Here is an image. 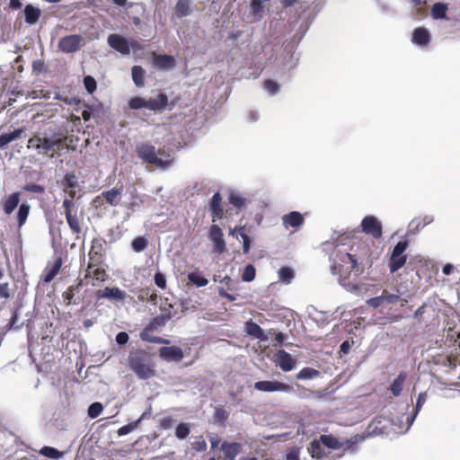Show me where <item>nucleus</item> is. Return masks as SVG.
Listing matches in <instances>:
<instances>
[{
  "instance_id": "f257e3e1",
  "label": "nucleus",
  "mask_w": 460,
  "mask_h": 460,
  "mask_svg": "<svg viewBox=\"0 0 460 460\" xmlns=\"http://www.w3.org/2000/svg\"><path fill=\"white\" fill-rule=\"evenodd\" d=\"M67 139V136L61 132H55L50 136L40 133L29 138L27 147L54 158L59 156L62 151L68 149Z\"/></svg>"
},
{
  "instance_id": "f03ea898",
  "label": "nucleus",
  "mask_w": 460,
  "mask_h": 460,
  "mask_svg": "<svg viewBox=\"0 0 460 460\" xmlns=\"http://www.w3.org/2000/svg\"><path fill=\"white\" fill-rule=\"evenodd\" d=\"M136 153L144 164H153L156 168L167 169L173 163L169 151L164 148H159L157 151L155 147L146 142L139 143L136 146Z\"/></svg>"
},
{
  "instance_id": "7ed1b4c3",
  "label": "nucleus",
  "mask_w": 460,
  "mask_h": 460,
  "mask_svg": "<svg viewBox=\"0 0 460 460\" xmlns=\"http://www.w3.org/2000/svg\"><path fill=\"white\" fill-rule=\"evenodd\" d=\"M174 105L175 104L173 102L169 104L167 95L163 93H159L154 99H145L139 96H136L128 101V107L132 110L146 108L154 112H161L166 108L172 110Z\"/></svg>"
},
{
  "instance_id": "20e7f679",
  "label": "nucleus",
  "mask_w": 460,
  "mask_h": 460,
  "mask_svg": "<svg viewBox=\"0 0 460 460\" xmlns=\"http://www.w3.org/2000/svg\"><path fill=\"white\" fill-rule=\"evenodd\" d=\"M128 365L140 379L146 380L155 376V365L144 353H136L130 356Z\"/></svg>"
},
{
  "instance_id": "39448f33",
  "label": "nucleus",
  "mask_w": 460,
  "mask_h": 460,
  "mask_svg": "<svg viewBox=\"0 0 460 460\" xmlns=\"http://www.w3.org/2000/svg\"><path fill=\"white\" fill-rule=\"evenodd\" d=\"M408 247L409 241L407 239L401 240L394 245L388 260V268L391 274L395 273L405 265L407 255L404 252Z\"/></svg>"
},
{
  "instance_id": "423d86ee",
  "label": "nucleus",
  "mask_w": 460,
  "mask_h": 460,
  "mask_svg": "<svg viewBox=\"0 0 460 460\" xmlns=\"http://www.w3.org/2000/svg\"><path fill=\"white\" fill-rule=\"evenodd\" d=\"M64 214L66 223L75 234H79L82 232L80 218L77 215V208L74 201L71 199H64L62 203Z\"/></svg>"
},
{
  "instance_id": "0eeeda50",
  "label": "nucleus",
  "mask_w": 460,
  "mask_h": 460,
  "mask_svg": "<svg viewBox=\"0 0 460 460\" xmlns=\"http://www.w3.org/2000/svg\"><path fill=\"white\" fill-rule=\"evenodd\" d=\"M362 438H358V436L350 439H346L345 441H340L332 435H321L320 437V442L330 449H340L344 447L346 449H349L354 447V446Z\"/></svg>"
},
{
  "instance_id": "6e6552de",
  "label": "nucleus",
  "mask_w": 460,
  "mask_h": 460,
  "mask_svg": "<svg viewBox=\"0 0 460 460\" xmlns=\"http://www.w3.org/2000/svg\"><path fill=\"white\" fill-rule=\"evenodd\" d=\"M83 42L84 39L79 34L67 35L59 40L58 48L63 53H75L80 49Z\"/></svg>"
},
{
  "instance_id": "1a4fd4ad",
  "label": "nucleus",
  "mask_w": 460,
  "mask_h": 460,
  "mask_svg": "<svg viewBox=\"0 0 460 460\" xmlns=\"http://www.w3.org/2000/svg\"><path fill=\"white\" fill-rule=\"evenodd\" d=\"M362 232L372 236L374 239L382 237L383 229L381 222L374 216H367L361 221Z\"/></svg>"
},
{
  "instance_id": "9d476101",
  "label": "nucleus",
  "mask_w": 460,
  "mask_h": 460,
  "mask_svg": "<svg viewBox=\"0 0 460 460\" xmlns=\"http://www.w3.org/2000/svg\"><path fill=\"white\" fill-rule=\"evenodd\" d=\"M126 296V292L122 291L118 287H106L105 288L99 289L95 292V299L97 303L102 299H107L111 302H123Z\"/></svg>"
},
{
  "instance_id": "9b49d317",
  "label": "nucleus",
  "mask_w": 460,
  "mask_h": 460,
  "mask_svg": "<svg viewBox=\"0 0 460 460\" xmlns=\"http://www.w3.org/2000/svg\"><path fill=\"white\" fill-rule=\"evenodd\" d=\"M254 388L261 392L291 393L293 391V387L291 385L277 380L258 381L254 384Z\"/></svg>"
},
{
  "instance_id": "f8f14e48",
  "label": "nucleus",
  "mask_w": 460,
  "mask_h": 460,
  "mask_svg": "<svg viewBox=\"0 0 460 460\" xmlns=\"http://www.w3.org/2000/svg\"><path fill=\"white\" fill-rule=\"evenodd\" d=\"M103 240L101 238H93L92 241L91 248L88 252L89 256V268L102 264L104 257Z\"/></svg>"
},
{
  "instance_id": "ddd939ff",
  "label": "nucleus",
  "mask_w": 460,
  "mask_h": 460,
  "mask_svg": "<svg viewBox=\"0 0 460 460\" xmlns=\"http://www.w3.org/2000/svg\"><path fill=\"white\" fill-rule=\"evenodd\" d=\"M208 238L213 243V249L217 253H223L226 251V242L222 229L213 224L208 232Z\"/></svg>"
},
{
  "instance_id": "4468645a",
  "label": "nucleus",
  "mask_w": 460,
  "mask_h": 460,
  "mask_svg": "<svg viewBox=\"0 0 460 460\" xmlns=\"http://www.w3.org/2000/svg\"><path fill=\"white\" fill-rule=\"evenodd\" d=\"M275 357L277 366H279L284 372L290 371L296 367V358L284 349L279 350Z\"/></svg>"
},
{
  "instance_id": "2eb2a0df",
  "label": "nucleus",
  "mask_w": 460,
  "mask_h": 460,
  "mask_svg": "<svg viewBox=\"0 0 460 460\" xmlns=\"http://www.w3.org/2000/svg\"><path fill=\"white\" fill-rule=\"evenodd\" d=\"M108 44L111 48L117 50L122 55H128L130 48L128 40L121 35L111 34L108 37Z\"/></svg>"
},
{
  "instance_id": "dca6fc26",
  "label": "nucleus",
  "mask_w": 460,
  "mask_h": 460,
  "mask_svg": "<svg viewBox=\"0 0 460 460\" xmlns=\"http://www.w3.org/2000/svg\"><path fill=\"white\" fill-rule=\"evenodd\" d=\"M154 66L161 70H171L176 66V60L174 57L167 54H157L156 52L152 53Z\"/></svg>"
},
{
  "instance_id": "f3484780",
  "label": "nucleus",
  "mask_w": 460,
  "mask_h": 460,
  "mask_svg": "<svg viewBox=\"0 0 460 460\" xmlns=\"http://www.w3.org/2000/svg\"><path fill=\"white\" fill-rule=\"evenodd\" d=\"M431 40V36L428 29L425 27H417L411 34V42L418 46H428Z\"/></svg>"
},
{
  "instance_id": "a211bd4d",
  "label": "nucleus",
  "mask_w": 460,
  "mask_h": 460,
  "mask_svg": "<svg viewBox=\"0 0 460 460\" xmlns=\"http://www.w3.org/2000/svg\"><path fill=\"white\" fill-rule=\"evenodd\" d=\"M159 356L168 361H181L183 358V352L180 347H162L159 349Z\"/></svg>"
},
{
  "instance_id": "6ab92c4d",
  "label": "nucleus",
  "mask_w": 460,
  "mask_h": 460,
  "mask_svg": "<svg viewBox=\"0 0 460 460\" xmlns=\"http://www.w3.org/2000/svg\"><path fill=\"white\" fill-rule=\"evenodd\" d=\"M102 265L98 264L89 268L88 263L84 279H93L99 282H104L108 279V274Z\"/></svg>"
},
{
  "instance_id": "aec40b11",
  "label": "nucleus",
  "mask_w": 460,
  "mask_h": 460,
  "mask_svg": "<svg viewBox=\"0 0 460 460\" xmlns=\"http://www.w3.org/2000/svg\"><path fill=\"white\" fill-rule=\"evenodd\" d=\"M210 213L212 221L221 219L224 217V209L222 207V197L219 192H216L210 200Z\"/></svg>"
},
{
  "instance_id": "412c9836",
  "label": "nucleus",
  "mask_w": 460,
  "mask_h": 460,
  "mask_svg": "<svg viewBox=\"0 0 460 460\" xmlns=\"http://www.w3.org/2000/svg\"><path fill=\"white\" fill-rule=\"evenodd\" d=\"M221 450L224 453V460H234L236 456L242 450V445L237 442H223L221 445Z\"/></svg>"
},
{
  "instance_id": "4be33fe9",
  "label": "nucleus",
  "mask_w": 460,
  "mask_h": 460,
  "mask_svg": "<svg viewBox=\"0 0 460 460\" xmlns=\"http://www.w3.org/2000/svg\"><path fill=\"white\" fill-rule=\"evenodd\" d=\"M123 187L112 188L109 190L102 191V197L105 199V202L111 207H117L121 199Z\"/></svg>"
},
{
  "instance_id": "5701e85b",
  "label": "nucleus",
  "mask_w": 460,
  "mask_h": 460,
  "mask_svg": "<svg viewBox=\"0 0 460 460\" xmlns=\"http://www.w3.org/2000/svg\"><path fill=\"white\" fill-rule=\"evenodd\" d=\"M283 225L286 227H299L304 224V217L297 211H292L282 217Z\"/></svg>"
},
{
  "instance_id": "b1692460",
  "label": "nucleus",
  "mask_w": 460,
  "mask_h": 460,
  "mask_svg": "<svg viewBox=\"0 0 460 460\" xmlns=\"http://www.w3.org/2000/svg\"><path fill=\"white\" fill-rule=\"evenodd\" d=\"M20 202V193L13 192L3 201V210L6 215H11Z\"/></svg>"
},
{
  "instance_id": "393cba45",
  "label": "nucleus",
  "mask_w": 460,
  "mask_h": 460,
  "mask_svg": "<svg viewBox=\"0 0 460 460\" xmlns=\"http://www.w3.org/2000/svg\"><path fill=\"white\" fill-rule=\"evenodd\" d=\"M41 15L40 8L35 7L31 4H27L24 7L25 22L29 25L35 24Z\"/></svg>"
},
{
  "instance_id": "a878e982",
  "label": "nucleus",
  "mask_w": 460,
  "mask_h": 460,
  "mask_svg": "<svg viewBox=\"0 0 460 460\" xmlns=\"http://www.w3.org/2000/svg\"><path fill=\"white\" fill-rule=\"evenodd\" d=\"M62 264H63L62 258L61 257L57 258L55 260L53 265L50 268H46L43 281L45 283H49L50 281H52L54 279V278L59 272V270L62 267Z\"/></svg>"
},
{
  "instance_id": "bb28decb",
  "label": "nucleus",
  "mask_w": 460,
  "mask_h": 460,
  "mask_svg": "<svg viewBox=\"0 0 460 460\" xmlns=\"http://www.w3.org/2000/svg\"><path fill=\"white\" fill-rule=\"evenodd\" d=\"M23 128H16L9 133L0 135V148H4L9 143L20 138L23 133Z\"/></svg>"
},
{
  "instance_id": "cd10ccee",
  "label": "nucleus",
  "mask_w": 460,
  "mask_h": 460,
  "mask_svg": "<svg viewBox=\"0 0 460 460\" xmlns=\"http://www.w3.org/2000/svg\"><path fill=\"white\" fill-rule=\"evenodd\" d=\"M152 329H149V327H146L139 334L140 339L144 341L151 342V343H156V344H168L169 341L165 340L162 337L152 335L150 332H152Z\"/></svg>"
},
{
  "instance_id": "c85d7f7f",
  "label": "nucleus",
  "mask_w": 460,
  "mask_h": 460,
  "mask_svg": "<svg viewBox=\"0 0 460 460\" xmlns=\"http://www.w3.org/2000/svg\"><path fill=\"white\" fill-rule=\"evenodd\" d=\"M61 186L64 191L77 188L78 181L75 172H66L61 180Z\"/></svg>"
},
{
  "instance_id": "c756f323",
  "label": "nucleus",
  "mask_w": 460,
  "mask_h": 460,
  "mask_svg": "<svg viewBox=\"0 0 460 460\" xmlns=\"http://www.w3.org/2000/svg\"><path fill=\"white\" fill-rule=\"evenodd\" d=\"M406 379V373L401 372L390 385V390L394 396H399L402 391Z\"/></svg>"
},
{
  "instance_id": "7c9ffc66",
  "label": "nucleus",
  "mask_w": 460,
  "mask_h": 460,
  "mask_svg": "<svg viewBox=\"0 0 460 460\" xmlns=\"http://www.w3.org/2000/svg\"><path fill=\"white\" fill-rule=\"evenodd\" d=\"M245 330L248 334L260 340H265L263 330L252 320L246 323Z\"/></svg>"
},
{
  "instance_id": "2f4dec72",
  "label": "nucleus",
  "mask_w": 460,
  "mask_h": 460,
  "mask_svg": "<svg viewBox=\"0 0 460 460\" xmlns=\"http://www.w3.org/2000/svg\"><path fill=\"white\" fill-rule=\"evenodd\" d=\"M190 13V0H178L175 5V14L181 18Z\"/></svg>"
},
{
  "instance_id": "473e14b6",
  "label": "nucleus",
  "mask_w": 460,
  "mask_h": 460,
  "mask_svg": "<svg viewBox=\"0 0 460 460\" xmlns=\"http://www.w3.org/2000/svg\"><path fill=\"white\" fill-rule=\"evenodd\" d=\"M384 302L392 305L399 304L401 306H404L408 301L405 298H402L397 294H390L387 290L382 292Z\"/></svg>"
},
{
  "instance_id": "72a5a7b5",
  "label": "nucleus",
  "mask_w": 460,
  "mask_h": 460,
  "mask_svg": "<svg viewBox=\"0 0 460 460\" xmlns=\"http://www.w3.org/2000/svg\"><path fill=\"white\" fill-rule=\"evenodd\" d=\"M145 75L146 71L140 66H134L132 67V79L137 87H143L145 85Z\"/></svg>"
},
{
  "instance_id": "f704fd0d",
  "label": "nucleus",
  "mask_w": 460,
  "mask_h": 460,
  "mask_svg": "<svg viewBox=\"0 0 460 460\" xmlns=\"http://www.w3.org/2000/svg\"><path fill=\"white\" fill-rule=\"evenodd\" d=\"M172 313L161 314V315L155 317L147 327L155 330L158 326H164L172 317Z\"/></svg>"
},
{
  "instance_id": "c9c22d12",
  "label": "nucleus",
  "mask_w": 460,
  "mask_h": 460,
  "mask_svg": "<svg viewBox=\"0 0 460 460\" xmlns=\"http://www.w3.org/2000/svg\"><path fill=\"white\" fill-rule=\"evenodd\" d=\"M447 6L443 3H436L431 8V15L434 19H446Z\"/></svg>"
},
{
  "instance_id": "e433bc0d",
  "label": "nucleus",
  "mask_w": 460,
  "mask_h": 460,
  "mask_svg": "<svg viewBox=\"0 0 460 460\" xmlns=\"http://www.w3.org/2000/svg\"><path fill=\"white\" fill-rule=\"evenodd\" d=\"M29 213L30 206L27 203L21 204L16 216L19 227H22L26 223Z\"/></svg>"
},
{
  "instance_id": "4c0bfd02",
  "label": "nucleus",
  "mask_w": 460,
  "mask_h": 460,
  "mask_svg": "<svg viewBox=\"0 0 460 460\" xmlns=\"http://www.w3.org/2000/svg\"><path fill=\"white\" fill-rule=\"evenodd\" d=\"M320 372L312 367H304L302 368L296 376V377L299 380H308L313 379L318 376Z\"/></svg>"
},
{
  "instance_id": "58836bf2",
  "label": "nucleus",
  "mask_w": 460,
  "mask_h": 460,
  "mask_svg": "<svg viewBox=\"0 0 460 460\" xmlns=\"http://www.w3.org/2000/svg\"><path fill=\"white\" fill-rule=\"evenodd\" d=\"M40 455L44 456L46 457L51 458V459H59L63 456V452L58 451V449L51 447H43L40 450Z\"/></svg>"
},
{
  "instance_id": "ea45409f",
  "label": "nucleus",
  "mask_w": 460,
  "mask_h": 460,
  "mask_svg": "<svg viewBox=\"0 0 460 460\" xmlns=\"http://www.w3.org/2000/svg\"><path fill=\"white\" fill-rule=\"evenodd\" d=\"M188 280L198 288L205 287L208 284V280L205 277L196 272L189 273Z\"/></svg>"
},
{
  "instance_id": "a19ab883",
  "label": "nucleus",
  "mask_w": 460,
  "mask_h": 460,
  "mask_svg": "<svg viewBox=\"0 0 460 460\" xmlns=\"http://www.w3.org/2000/svg\"><path fill=\"white\" fill-rule=\"evenodd\" d=\"M148 245V241L144 236L136 237L131 243L132 249L136 252H143Z\"/></svg>"
},
{
  "instance_id": "79ce46f5",
  "label": "nucleus",
  "mask_w": 460,
  "mask_h": 460,
  "mask_svg": "<svg viewBox=\"0 0 460 460\" xmlns=\"http://www.w3.org/2000/svg\"><path fill=\"white\" fill-rule=\"evenodd\" d=\"M143 418H144V414L137 420L130 422L127 425L120 427L118 429L119 436H124V435H127L129 432L133 431L138 426V424L143 420Z\"/></svg>"
},
{
  "instance_id": "37998d69",
  "label": "nucleus",
  "mask_w": 460,
  "mask_h": 460,
  "mask_svg": "<svg viewBox=\"0 0 460 460\" xmlns=\"http://www.w3.org/2000/svg\"><path fill=\"white\" fill-rule=\"evenodd\" d=\"M294 271L289 267H282L279 270V278L282 282L289 283L294 278Z\"/></svg>"
},
{
  "instance_id": "c03bdc74",
  "label": "nucleus",
  "mask_w": 460,
  "mask_h": 460,
  "mask_svg": "<svg viewBox=\"0 0 460 460\" xmlns=\"http://www.w3.org/2000/svg\"><path fill=\"white\" fill-rule=\"evenodd\" d=\"M229 203L237 208H242L245 206L246 199L237 193L232 192L228 197Z\"/></svg>"
},
{
  "instance_id": "a18cd8bd",
  "label": "nucleus",
  "mask_w": 460,
  "mask_h": 460,
  "mask_svg": "<svg viewBox=\"0 0 460 460\" xmlns=\"http://www.w3.org/2000/svg\"><path fill=\"white\" fill-rule=\"evenodd\" d=\"M341 261L342 262L349 261L350 263V265L347 268L348 272H350L352 270L356 269L358 266V259L356 258L355 254L346 252L342 255V257L341 258Z\"/></svg>"
},
{
  "instance_id": "49530a36",
  "label": "nucleus",
  "mask_w": 460,
  "mask_h": 460,
  "mask_svg": "<svg viewBox=\"0 0 460 460\" xmlns=\"http://www.w3.org/2000/svg\"><path fill=\"white\" fill-rule=\"evenodd\" d=\"M84 85L88 93L93 94L97 88L96 80L92 75H85L84 78Z\"/></svg>"
},
{
  "instance_id": "de8ad7c7",
  "label": "nucleus",
  "mask_w": 460,
  "mask_h": 460,
  "mask_svg": "<svg viewBox=\"0 0 460 460\" xmlns=\"http://www.w3.org/2000/svg\"><path fill=\"white\" fill-rule=\"evenodd\" d=\"M255 268L252 264H248L243 270L242 279L245 282L252 281L255 278Z\"/></svg>"
},
{
  "instance_id": "09e8293b",
  "label": "nucleus",
  "mask_w": 460,
  "mask_h": 460,
  "mask_svg": "<svg viewBox=\"0 0 460 460\" xmlns=\"http://www.w3.org/2000/svg\"><path fill=\"white\" fill-rule=\"evenodd\" d=\"M103 407L101 402H93L88 408V416L92 419L97 418L102 411Z\"/></svg>"
},
{
  "instance_id": "8fccbe9b",
  "label": "nucleus",
  "mask_w": 460,
  "mask_h": 460,
  "mask_svg": "<svg viewBox=\"0 0 460 460\" xmlns=\"http://www.w3.org/2000/svg\"><path fill=\"white\" fill-rule=\"evenodd\" d=\"M22 189L26 191L36 194L42 195L45 193V187L36 183H27L22 187Z\"/></svg>"
},
{
  "instance_id": "3c124183",
  "label": "nucleus",
  "mask_w": 460,
  "mask_h": 460,
  "mask_svg": "<svg viewBox=\"0 0 460 460\" xmlns=\"http://www.w3.org/2000/svg\"><path fill=\"white\" fill-rule=\"evenodd\" d=\"M426 262L427 261L425 260L424 257H422L421 255H416L410 260L409 265L412 267V270H416L417 275H420L419 270L417 268L419 265L423 266L424 264H426Z\"/></svg>"
},
{
  "instance_id": "603ef678",
  "label": "nucleus",
  "mask_w": 460,
  "mask_h": 460,
  "mask_svg": "<svg viewBox=\"0 0 460 460\" xmlns=\"http://www.w3.org/2000/svg\"><path fill=\"white\" fill-rule=\"evenodd\" d=\"M190 434V429L185 423H181L176 427L175 436L180 439H184Z\"/></svg>"
},
{
  "instance_id": "864d4df0",
  "label": "nucleus",
  "mask_w": 460,
  "mask_h": 460,
  "mask_svg": "<svg viewBox=\"0 0 460 460\" xmlns=\"http://www.w3.org/2000/svg\"><path fill=\"white\" fill-rule=\"evenodd\" d=\"M214 417L218 422L224 423L228 419L229 412L222 407H217Z\"/></svg>"
},
{
  "instance_id": "5fc2aeb1",
  "label": "nucleus",
  "mask_w": 460,
  "mask_h": 460,
  "mask_svg": "<svg viewBox=\"0 0 460 460\" xmlns=\"http://www.w3.org/2000/svg\"><path fill=\"white\" fill-rule=\"evenodd\" d=\"M12 296L10 284L8 282H0V298L8 299Z\"/></svg>"
},
{
  "instance_id": "6e6d98bb",
  "label": "nucleus",
  "mask_w": 460,
  "mask_h": 460,
  "mask_svg": "<svg viewBox=\"0 0 460 460\" xmlns=\"http://www.w3.org/2000/svg\"><path fill=\"white\" fill-rule=\"evenodd\" d=\"M263 86L265 90L269 92L270 94H275L279 88V85L270 79L266 80L263 84Z\"/></svg>"
},
{
  "instance_id": "4d7b16f0",
  "label": "nucleus",
  "mask_w": 460,
  "mask_h": 460,
  "mask_svg": "<svg viewBox=\"0 0 460 460\" xmlns=\"http://www.w3.org/2000/svg\"><path fill=\"white\" fill-rule=\"evenodd\" d=\"M155 283L158 288L164 289L166 288V279L164 275L161 272H156L155 274Z\"/></svg>"
},
{
  "instance_id": "13d9d810",
  "label": "nucleus",
  "mask_w": 460,
  "mask_h": 460,
  "mask_svg": "<svg viewBox=\"0 0 460 460\" xmlns=\"http://www.w3.org/2000/svg\"><path fill=\"white\" fill-rule=\"evenodd\" d=\"M385 302H384L383 295L369 298L367 301V304L369 306L374 307V308H377V307L381 306Z\"/></svg>"
},
{
  "instance_id": "bf43d9fd",
  "label": "nucleus",
  "mask_w": 460,
  "mask_h": 460,
  "mask_svg": "<svg viewBox=\"0 0 460 460\" xmlns=\"http://www.w3.org/2000/svg\"><path fill=\"white\" fill-rule=\"evenodd\" d=\"M128 334L125 332H120L116 335V341L119 345H124L128 341Z\"/></svg>"
},
{
  "instance_id": "052dcab7",
  "label": "nucleus",
  "mask_w": 460,
  "mask_h": 460,
  "mask_svg": "<svg viewBox=\"0 0 460 460\" xmlns=\"http://www.w3.org/2000/svg\"><path fill=\"white\" fill-rule=\"evenodd\" d=\"M426 402V394L420 393L418 396L416 405H415V415L418 413V411L421 409L422 405Z\"/></svg>"
},
{
  "instance_id": "680f3d73",
  "label": "nucleus",
  "mask_w": 460,
  "mask_h": 460,
  "mask_svg": "<svg viewBox=\"0 0 460 460\" xmlns=\"http://www.w3.org/2000/svg\"><path fill=\"white\" fill-rule=\"evenodd\" d=\"M104 202H105V199H104V197H102V192L100 195L96 196L93 199L92 204L95 208H99L104 205Z\"/></svg>"
},
{
  "instance_id": "e2e57ef3",
  "label": "nucleus",
  "mask_w": 460,
  "mask_h": 460,
  "mask_svg": "<svg viewBox=\"0 0 460 460\" xmlns=\"http://www.w3.org/2000/svg\"><path fill=\"white\" fill-rule=\"evenodd\" d=\"M74 296L75 294L73 293V289L72 288H67L64 293H63V297L64 299L66 301V303L68 305L70 304H75V302L73 301V298H74Z\"/></svg>"
},
{
  "instance_id": "0e129e2a",
  "label": "nucleus",
  "mask_w": 460,
  "mask_h": 460,
  "mask_svg": "<svg viewBox=\"0 0 460 460\" xmlns=\"http://www.w3.org/2000/svg\"><path fill=\"white\" fill-rule=\"evenodd\" d=\"M172 308H173V305L171 303H168V299H165V301L164 303H162L160 305V310H161L162 314L172 313Z\"/></svg>"
},
{
  "instance_id": "69168bd1",
  "label": "nucleus",
  "mask_w": 460,
  "mask_h": 460,
  "mask_svg": "<svg viewBox=\"0 0 460 460\" xmlns=\"http://www.w3.org/2000/svg\"><path fill=\"white\" fill-rule=\"evenodd\" d=\"M350 348H351V344L349 341H344L341 344V347H340V351L342 353V354H348L350 350Z\"/></svg>"
},
{
  "instance_id": "338daca9",
  "label": "nucleus",
  "mask_w": 460,
  "mask_h": 460,
  "mask_svg": "<svg viewBox=\"0 0 460 460\" xmlns=\"http://www.w3.org/2000/svg\"><path fill=\"white\" fill-rule=\"evenodd\" d=\"M150 293V289L146 288V289H141L139 291V294L137 296V298L139 301H142V302H145L147 300V297H148V295Z\"/></svg>"
},
{
  "instance_id": "774afa93",
  "label": "nucleus",
  "mask_w": 460,
  "mask_h": 460,
  "mask_svg": "<svg viewBox=\"0 0 460 460\" xmlns=\"http://www.w3.org/2000/svg\"><path fill=\"white\" fill-rule=\"evenodd\" d=\"M234 231L237 233V238L240 236L242 238L243 242H244L246 239L250 238L248 236V234L245 233L244 227H239L238 229H236Z\"/></svg>"
}]
</instances>
